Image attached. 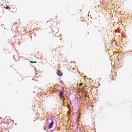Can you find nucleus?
Here are the masks:
<instances>
[{
    "instance_id": "0eeeda50",
    "label": "nucleus",
    "mask_w": 132,
    "mask_h": 132,
    "mask_svg": "<svg viewBox=\"0 0 132 132\" xmlns=\"http://www.w3.org/2000/svg\"><path fill=\"white\" fill-rule=\"evenodd\" d=\"M74 69V68H73V69Z\"/></svg>"
},
{
    "instance_id": "423d86ee",
    "label": "nucleus",
    "mask_w": 132,
    "mask_h": 132,
    "mask_svg": "<svg viewBox=\"0 0 132 132\" xmlns=\"http://www.w3.org/2000/svg\"><path fill=\"white\" fill-rule=\"evenodd\" d=\"M10 9V7H6V9Z\"/></svg>"
},
{
    "instance_id": "f03ea898",
    "label": "nucleus",
    "mask_w": 132,
    "mask_h": 132,
    "mask_svg": "<svg viewBox=\"0 0 132 132\" xmlns=\"http://www.w3.org/2000/svg\"><path fill=\"white\" fill-rule=\"evenodd\" d=\"M63 92L61 91H60L59 93V96L60 97V99H61L62 98V95H63Z\"/></svg>"
},
{
    "instance_id": "39448f33",
    "label": "nucleus",
    "mask_w": 132,
    "mask_h": 132,
    "mask_svg": "<svg viewBox=\"0 0 132 132\" xmlns=\"http://www.w3.org/2000/svg\"><path fill=\"white\" fill-rule=\"evenodd\" d=\"M79 85L80 86H81L82 85V84L81 83H80V84Z\"/></svg>"
},
{
    "instance_id": "f257e3e1",
    "label": "nucleus",
    "mask_w": 132,
    "mask_h": 132,
    "mask_svg": "<svg viewBox=\"0 0 132 132\" xmlns=\"http://www.w3.org/2000/svg\"><path fill=\"white\" fill-rule=\"evenodd\" d=\"M57 74L59 76H60L62 75V73L61 72L60 70H58L57 72Z\"/></svg>"
},
{
    "instance_id": "20e7f679",
    "label": "nucleus",
    "mask_w": 132,
    "mask_h": 132,
    "mask_svg": "<svg viewBox=\"0 0 132 132\" xmlns=\"http://www.w3.org/2000/svg\"><path fill=\"white\" fill-rule=\"evenodd\" d=\"M30 62L31 63H37V62L35 61H31Z\"/></svg>"
},
{
    "instance_id": "7ed1b4c3",
    "label": "nucleus",
    "mask_w": 132,
    "mask_h": 132,
    "mask_svg": "<svg viewBox=\"0 0 132 132\" xmlns=\"http://www.w3.org/2000/svg\"><path fill=\"white\" fill-rule=\"evenodd\" d=\"M53 124V121H52L51 123H50V125L49 126H48V127L49 129L51 128L52 127V125Z\"/></svg>"
}]
</instances>
